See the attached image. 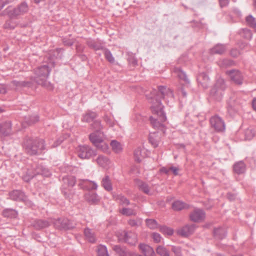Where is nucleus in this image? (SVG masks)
Listing matches in <instances>:
<instances>
[{"mask_svg": "<svg viewBox=\"0 0 256 256\" xmlns=\"http://www.w3.org/2000/svg\"><path fill=\"white\" fill-rule=\"evenodd\" d=\"M158 90L162 96H174L172 91L166 86H159L158 87Z\"/></svg>", "mask_w": 256, "mask_h": 256, "instance_id": "33", "label": "nucleus"}, {"mask_svg": "<svg viewBox=\"0 0 256 256\" xmlns=\"http://www.w3.org/2000/svg\"><path fill=\"white\" fill-rule=\"evenodd\" d=\"M3 215L4 217L15 218L17 216V212L13 209H6L4 210Z\"/></svg>", "mask_w": 256, "mask_h": 256, "instance_id": "40", "label": "nucleus"}, {"mask_svg": "<svg viewBox=\"0 0 256 256\" xmlns=\"http://www.w3.org/2000/svg\"><path fill=\"white\" fill-rule=\"evenodd\" d=\"M177 73L178 76L180 79L184 81L186 83H188L189 80L186 74L180 68L178 69Z\"/></svg>", "mask_w": 256, "mask_h": 256, "instance_id": "43", "label": "nucleus"}, {"mask_svg": "<svg viewBox=\"0 0 256 256\" xmlns=\"http://www.w3.org/2000/svg\"><path fill=\"white\" fill-rule=\"evenodd\" d=\"M39 120V117L38 115L28 116L25 118V122L30 125L34 124Z\"/></svg>", "mask_w": 256, "mask_h": 256, "instance_id": "39", "label": "nucleus"}, {"mask_svg": "<svg viewBox=\"0 0 256 256\" xmlns=\"http://www.w3.org/2000/svg\"><path fill=\"white\" fill-rule=\"evenodd\" d=\"M156 251L157 254L160 256H170L169 251L162 246H158Z\"/></svg>", "mask_w": 256, "mask_h": 256, "instance_id": "41", "label": "nucleus"}, {"mask_svg": "<svg viewBox=\"0 0 256 256\" xmlns=\"http://www.w3.org/2000/svg\"><path fill=\"white\" fill-rule=\"evenodd\" d=\"M190 219L194 222H199L205 218V213L200 209L196 208L190 215Z\"/></svg>", "mask_w": 256, "mask_h": 256, "instance_id": "17", "label": "nucleus"}, {"mask_svg": "<svg viewBox=\"0 0 256 256\" xmlns=\"http://www.w3.org/2000/svg\"><path fill=\"white\" fill-rule=\"evenodd\" d=\"M219 0L220 5L221 8L227 6L229 2H230V0Z\"/></svg>", "mask_w": 256, "mask_h": 256, "instance_id": "62", "label": "nucleus"}, {"mask_svg": "<svg viewBox=\"0 0 256 256\" xmlns=\"http://www.w3.org/2000/svg\"><path fill=\"white\" fill-rule=\"evenodd\" d=\"M160 231L164 234L172 235L173 234V230L166 226H162L160 228Z\"/></svg>", "mask_w": 256, "mask_h": 256, "instance_id": "53", "label": "nucleus"}, {"mask_svg": "<svg viewBox=\"0 0 256 256\" xmlns=\"http://www.w3.org/2000/svg\"><path fill=\"white\" fill-rule=\"evenodd\" d=\"M84 234L86 238L90 242H94L96 241L94 234L92 230L89 228H86Z\"/></svg>", "mask_w": 256, "mask_h": 256, "instance_id": "35", "label": "nucleus"}, {"mask_svg": "<svg viewBox=\"0 0 256 256\" xmlns=\"http://www.w3.org/2000/svg\"><path fill=\"white\" fill-rule=\"evenodd\" d=\"M152 238L157 243L160 242L161 240V236L160 234L158 233H153Z\"/></svg>", "mask_w": 256, "mask_h": 256, "instance_id": "60", "label": "nucleus"}, {"mask_svg": "<svg viewBox=\"0 0 256 256\" xmlns=\"http://www.w3.org/2000/svg\"><path fill=\"white\" fill-rule=\"evenodd\" d=\"M98 256H109L108 254L106 248L102 245H100L98 247Z\"/></svg>", "mask_w": 256, "mask_h": 256, "instance_id": "44", "label": "nucleus"}, {"mask_svg": "<svg viewBox=\"0 0 256 256\" xmlns=\"http://www.w3.org/2000/svg\"><path fill=\"white\" fill-rule=\"evenodd\" d=\"M104 120L110 126H113L114 125V122L110 118H108L107 116L104 117Z\"/></svg>", "mask_w": 256, "mask_h": 256, "instance_id": "64", "label": "nucleus"}, {"mask_svg": "<svg viewBox=\"0 0 256 256\" xmlns=\"http://www.w3.org/2000/svg\"><path fill=\"white\" fill-rule=\"evenodd\" d=\"M50 222L58 229H71L74 228L68 219L50 220Z\"/></svg>", "mask_w": 256, "mask_h": 256, "instance_id": "13", "label": "nucleus"}, {"mask_svg": "<svg viewBox=\"0 0 256 256\" xmlns=\"http://www.w3.org/2000/svg\"><path fill=\"white\" fill-rule=\"evenodd\" d=\"M214 234L216 238L222 239L226 236V230L222 227L216 228L214 230Z\"/></svg>", "mask_w": 256, "mask_h": 256, "instance_id": "31", "label": "nucleus"}, {"mask_svg": "<svg viewBox=\"0 0 256 256\" xmlns=\"http://www.w3.org/2000/svg\"><path fill=\"white\" fill-rule=\"evenodd\" d=\"M14 27L10 20H6L4 25V28L6 29L12 30L14 28Z\"/></svg>", "mask_w": 256, "mask_h": 256, "instance_id": "54", "label": "nucleus"}, {"mask_svg": "<svg viewBox=\"0 0 256 256\" xmlns=\"http://www.w3.org/2000/svg\"><path fill=\"white\" fill-rule=\"evenodd\" d=\"M210 123L211 126L218 132H222L225 129V125L222 119L218 116H212L210 119Z\"/></svg>", "mask_w": 256, "mask_h": 256, "instance_id": "14", "label": "nucleus"}, {"mask_svg": "<svg viewBox=\"0 0 256 256\" xmlns=\"http://www.w3.org/2000/svg\"><path fill=\"white\" fill-rule=\"evenodd\" d=\"M195 226L194 224L186 225L180 228L177 230V234L184 237H187L192 234L194 230Z\"/></svg>", "mask_w": 256, "mask_h": 256, "instance_id": "16", "label": "nucleus"}, {"mask_svg": "<svg viewBox=\"0 0 256 256\" xmlns=\"http://www.w3.org/2000/svg\"><path fill=\"white\" fill-rule=\"evenodd\" d=\"M187 92H186V88L184 86H182L178 88L177 90V94L178 95H182V96H186L187 94Z\"/></svg>", "mask_w": 256, "mask_h": 256, "instance_id": "57", "label": "nucleus"}, {"mask_svg": "<svg viewBox=\"0 0 256 256\" xmlns=\"http://www.w3.org/2000/svg\"><path fill=\"white\" fill-rule=\"evenodd\" d=\"M135 183L139 190L142 191L144 193L150 195H152L153 194V192L150 191L148 186L146 182L139 180H136Z\"/></svg>", "mask_w": 256, "mask_h": 256, "instance_id": "20", "label": "nucleus"}, {"mask_svg": "<svg viewBox=\"0 0 256 256\" xmlns=\"http://www.w3.org/2000/svg\"><path fill=\"white\" fill-rule=\"evenodd\" d=\"M226 74L229 76L232 81L238 85L243 84L244 76L242 73L238 70H227Z\"/></svg>", "mask_w": 256, "mask_h": 256, "instance_id": "10", "label": "nucleus"}, {"mask_svg": "<svg viewBox=\"0 0 256 256\" xmlns=\"http://www.w3.org/2000/svg\"><path fill=\"white\" fill-rule=\"evenodd\" d=\"M134 156L136 160L138 162H140L142 160V158H144V156L142 155V150L140 148L135 150Z\"/></svg>", "mask_w": 256, "mask_h": 256, "instance_id": "47", "label": "nucleus"}, {"mask_svg": "<svg viewBox=\"0 0 256 256\" xmlns=\"http://www.w3.org/2000/svg\"><path fill=\"white\" fill-rule=\"evenodd\" d=\"M246 20L248 24L252 28H256V20L252 15H249L246 18Z\"/></svg>", "mask_w": 256, "mask_h": 256, "instance_id": "45", "label": "nucleus"}, {"mask_svg": "<svg viewBox=\"0 0 256 256\" xmlns=\"http://www.w3.org/2000/svg\"><path fill=\"white\" fill-rule=\"evenodd\" d=\"M241 36L244 38L250 40L252 38V34L250 30L248 28H244L241 32Z\"/></svg>", "mask_w": 256, "mask_h": 256, "instance_id": "42", "label": "nucleus"}, {"mask_svg": "<svg viewBox=\"0 0 256 256\" xmlns=\"http://www.w3.org/2000/svg\"><path fill=\"white\" fill-rule=\"evenodd\" d=\"M135 207H136V205L134 204L133 208H123L120 210V212L126 216H136V212L134 209Z\"/></svg>", "mask_w": 256, "mask_h": 256, "instance_id": "26", "label": "nucleus"}, {"mask_svg": "<svg viewBox=\"0 0 256 256\" xmlns=\"http://www.w3.org/2000/svg\"><path fill=\"white\" fill-rule=\"evenodd\" d=\"M64 51V50L60 48L50 50L46 56V58L48 61L46 63L51 67H54L56 60L62 58Z\"/></svg>", "mask_w": 256, "mask_h": 256, "instance_id": "7", "label": "nucleus"}, {"mask_svg": "<svg viewBox=\"0 0 256 256\" xmlns=\"http://www.w3.org/2000/svg\"><path fill=\"white\" fill-rule=\"evenodd\" d=\"M230 54L234 58H236L240 55V52L237 49L233 48L230 50Z\"/></svg>", "mask_w": 256, "mask_h": 256, "instance_id": "59", "label": "nucleus"}, {"mask_svg": "<svg viewBox=\"0 0 256 256\" xmlns=\"http://www.w3.org/2000/svg\"><path fill=\"white\" fill-rule=\"evenodd\" d=\"M96 116V114L92 112L88 111L82 116V120L83 122H90Z\"/></svg>", "mask_w": 256, "mask_h": 256, "instance_id": "28", "label": "nucleus"}, {"mask_svg": "<svg viewBox=\"0 0 256 256\" xmlns=\"http://www.w3.org/2000/svg\"><path fill=\"white\" fill-rule=\"evenodd\" d=\"M254 130L252 129H248L246 130L245 136L246 140H251L254 136Z\"/></svg>", "mask_w": 256, "mask_h": 256, "instance_id": "52", "label": "nucleus"}, {"mask_svg": "<svg viewBox=\"0 0 256 256\" xmlns=\"http://www.w3.org/2000/svg\"><path fill=\"white\" fill-rule=\"evenodd\" d=\"M50 223V220H38L34 222V226L37 230H40L48 226Z\"/></svg>", "mask_w": 256, "mask_h": 256, "instance_id": "25", "label": "nucleus"}, {"mask_svg": "<svg viewBox=\"0 0 256 256\" xmlns=\"http://www.w3.org/2000/svg\"><path fill=\"white\" fill-rule=\"evenodd\" d=\"M50 174V172L46 168L42 165L34 164L28 166L26 171L22 178L25 182H28L36 175L40 174L44 176H48Z\"/></svg>", "mask_w": 256, "mask_h": 256, "instance_id": "3", "label": "nucleus"}, {"mask_svg": "<svg viewBox=\"0 0 256 256\" xmlns=\"http://www.w3.org/2000/svg\"><path fill=\"white\" fill-rule=\"evenodd\" d=\"M172 250L174 254L176 256H181V249L179 247L172 246Z\"/></svg>", "mask_w": 256, "mask_h": 256, "instance_id": "56", "label": "nucleus"}, {"mask_svg": "<svg viewBox=\"0 0 256 256\" xmlns=\"http://www.w3.org/2000/svg\"><path fill=\"white\" fill-rule=\"evenodd\" d=\"M138 248L140 252L144 255V256H156L153 248L147 244H140L138 246Z\"/></svg>", "mask_w": 256, "mask_h": 256, "instance_id": "19", "label": "nucleus"}, {"mask_svg": "<svg viewBox=\"0 0 256 256\" xmlns=\"http://www.w3.org/2000/svg\"><path fill=\"white\" fill-rule=\"evenodd\" d=\"M197 80L199 85H200L204 89L208 88L210 84V78L205 72H200L197 76Z\"/></svg>", "mask_w": 256, "mask_h": 256, "instance_id": "18", "label": "nucleus"}, {"mask_svg": "<svg viewBox=\"0 0 256 256\" xmlns=\"http://www.w3.org/2000/svg\"><path fill=\"white\" fill-rule=\"evenodd\" d=\"M226 50V46L222 44H218L210 50V53L212 54H223Z\"/></svg>", "mask_w": 256, "mask_h": 256, "instance_id": "24", "label": "nucleus"}, {"mask_svg": "<svg viewBox=\"0 0 256 256\" xmlns=\"http://www.w3.org/2000/svg\"><path fill=\"white\" fill-rule=\"evenodd\" d=\"M119 242H124L130 245H135L138 241L136 234L132 231H124L118 234Z\"/></svg>", "mask_w": 256, "mask_h": 256, "instance_id": "6", "label": "nucleus"}, {"mask_svg": "<svg viewBox=\"0 0 256 256\" xmlns=\"http://www.w3.org/2000/svg\"><path fill=\"white\" fill-rule=\"evenodd\" d=\"M63 181L64 183H67L68 185L70 186H72L75 184L76 178L73 176H70L67 178H63Z\"/></svg>", "mask_w": 256, "mask_h": 256, "instance_id": "46", "label": "nucleus"}, {"mask_svg": "<svg viewBox=\"0 0 256 256\" xmlns=\"http://www.w3.org/2000/svg\"><path fill=\"white\" fill-rule=\"evenodd\" d=\"M103 52L106 59L110 64H114L115 62V60L110 51L105 48Z\"/></svg>", "mask_w": 256, "mask_h": 256, "instance_id": "38", "label": "nucleus"}, {"mask_svg": "<svg viewBox=\"0 0 256 256\" xmlns=\"http://www.w3.org/2000/svg\"><path fill=\"white\" fill-rule=\"evenodd\" d=\"M112 249L120 256H130L129 254L126 250V249L121 248L120 246H114Z\"/></svg>", "mask_w": 256, "mask_h": 256, "instance_id": "37", "label": "nucleus"}, {"mask_svg": "<svg viewBox=\"0 0 256 256\" xmlns=\"http://www.w3.org/2000/svg\"><path fill=\"white\" fill-rule=\"evenodd\" d=\"M234 64L233 60L229 59H224L220 62V66L224 67H228Z\"/></svg>", "mask_w": 256, "mask_h": 256, "instance_id": "50", "label": "nucleus"}, {"mask_svg": "<svg viewBox=\"0 0 256 256\" xmlns=\"http://www.w3.org/2000/svg\"><path fill=\"white\" fill-rule=\"evenodd\" d=\"M12 134V123L10 121L0 123V138L8 136Z\"/></svg>", "mask_w": 256, "mask_h": 256, "instance_id": "15", "label": "nucleus"}, {"mask_svg": "<svg viewBox=\"0 0 256 256\" xmlns=\"http://www.w3.org/2000/svg\"><path fill=\"white\" fill-rule=\"evenodd\" d=\"M86 44L88 46L96 51L98 50H102L105 48L102 44L98 40H90L87 41Z\"/></svg>", "mask_w": 256, "mask_h": 256, "instance_id": "21", "label": "nucleus"}, {"mask_svg": "<svg viewBox=\"0 0 256 256\" xmlns=\"http://www.w3.org/2000/svg\"><path fill=\"white\" fill-rule=\"evenodd\" d=\"M50 66L47 63L38 66L34 69V76L33 78L32 82H36L38 84L46 88L51 90L53 86L47 78L51 70Z\"/></svg>", "mask_w": 256, "mask_h": 256, "instance_id": "2", "label": "nucleus"}, {"mask_svg": "<svg viewBox=\"0 0 256 256\" xmlns=\"http://www.w3.org/2000/svg\"><path fill=\"white\" fill-rule=\"evenodd\" d=\"M147 226L150 229L156 228L158 226L157 222L153 219H147L146 220Z\"/></svg>", "mask_w": 256, "mask_h": 256, "instance_id": "48", "label": "nucleus"}, {"mask_svg": "<svg viewBox=\"0 0 256 256\" xmlns=\"http://www.w3.org/2000/svg\"><path fill=\"white\" fill-rule=\"evenodd\" d=\"M9 198L14 201L24 202L26 204L31 206L32 203L27 198L24 193L20 190H14L10 192L8 194Z\"/></svg>", "mask_w": 256, "mask_h": 256, "instance_id": "9", "label": "nucleus"}, {"mask_svg": "<svg viewBox=\"0 0 256 256\" xmlns=\"http://www.w3.org/2000/svg\"><path fill=\"white\" fill-rule=\"evenodd\" d=\"M86 200L90 204H96L99 201V198L94 191H88L85 194Z\"/></svg>", "mask_w": 256, "mask_h": 256, "instance_id": "22", "label": "nucleus"}, {"mask_svg": "<svg viewBox=\"0 0 256 256\" xmlns=\"http://www.w3.org/2000/svg\"><path fill=\"white\" fill-rule=\"evenodd\" d=\"M78 156L82 158H89L96 154V152L88 146H80L78 150Z\"/></svg>", "mask_w": 256, "mask_h": 256, "instance_id": "12", "label": "nucleus"}, {"mask_svg": "<svg viewBox=\"0 0 256 256\" xmlns=\"http://www.w3.org/2000/svg\"><path fill=\"white\" fill-rule=\"evenodd\" d=\"M122 205L128 206L130 204V201L126 198L122 196H118L116 198Z\"/></svg>", "mask_w": 256, "mask_h": 256, "instance_id": "51", "label": "nucleus"}, {"mask_svg": "<svg viewBox=\"0 0 256 256\" xmlns=\"http://www.w3.org/2000/svg\"><path fill=\"white\" fill-rule=\"evenodd\" d=\"M159 140L160 137L156 132L150 134L149 141L154 147H156L158 146Z\"/></svg>", "mask_w": 256, "mask_h": 256, "instance_id": "34", "label": "nucleus"}, {"mask_svg": "<svg viewBox=\"0 0 256 256\" xmlns=\"http://www.w3.org/2000/svg\"><path fill=\"white\" fill-rule=\"evenodd\" d=\"M98 164L102 167L106 168L110 164L109 159L104 156H100L96 159Z\"/></svg>", "mask_w": 256, "mask_h": 256, "instance_id": "29", "label": "nucleus"}, {"mask_svg": "<svg viewBox=\"0 0 256 256\" xmlns=\"http://www.w3.org/2000/svg\"><path fill=\"white\" fill-rule=\"evenodd\" d=\"M44 142L43 140H28L26 142V150L30 155H34L40 153L44 149Z\"/></svg>", "mask_w": 256, "mask_h": 256, "instance_id": "4", "label": "nucleus"}, {"mask_svg": "<svg viewBox=\"0 0 256 256\" xmlns=\"http://www.w3.org/2000/svg\"><path fill=\"white\" fill-rule=\"evenodd\" d=\"M110 146L112 150L116 154L120 153L122 150V144L116 140H112L110 142Z\"/></svg>", "mask_w": 256, "mask_h": 256, "instance_id": "27", "label": "nucleus"}, {"mask_svg": "<svg viewBox=\"0 0 256 256\" xmlns=\"http://www.w3.org/2000/svg\"><path fill=\"white\" fill-rule=\"evenodd\" d=\"M28 10V6L26 2H22L16 8L9 10L8 14L10 18H17L19 16L24 14Z\"/></svg>", "mask_w": 256, "mask_h": 256, "instance_id": "8", "label": "nucleus"}, {"mask_svg": "<svg viewBox=\"0 0 256 256\" xmlns=\"http://www.w3.org/2000/svg\"><path fill=\"white\" fill-rule=\"evenodd\" d=\"M62 42L64 46H72L74 44V40H70L64 38L62 39Z\"/></svg>", "mask_w": 256, "mask_h": 256, "instance_id": "58", "label": "nucleus"}, {"mask_svg": "<svg viewBox=\"0 0 256 256\" xmlns=\"http://www.w3.org/2000/svg\"><path fill=\"white\" fill-rule=\"evenodd\" d=\"M162 97H150L152 116L150 117V120L152 127L154 128L164 130V125L162 124L166 121V118L162 111L161 106Z\"/></svg>", "mask_w": 256, "mask_h": 256, "instance_id": "1", "label": "nucleus"}, {"mask_svg": "<svg viewBox=\"0 0 256 256\" xmlns=\"http://www.w3.org/2000/svg\"><path fill=\"white\" fill-rule=\"evenodd\" d=\"M90 128L94 131H101L102 127L100 121L96 120L90 125Z\"/></svg>", "mask_w": 256, "mask_h": 256, "instance_id": "49", "label": "nucleus"}, {"mask_svg": "<svg viewBox=\"0 0 256 256\" xmlns=\"http://www.w3.org/2000/svg\"><path fill=\"white\" fill-rule=\"evenodd\" d=\"M12 0H0V10L8 3L12 2Z\"/></svg>", "mask_w": 256, "mask_h": 256, "instance_id": "63", "label": "nucleus"}, {"mask_svg": "<svg viewBox=\"0 0 256 256\" xmlns=\"http://www.w3.org/2000/svg\"><path fill=\"white\" fill-rule=\"evenodd\" d=\"M188 208L186 204L180 200L176 201L172 204V208L175 210H180Z\"/></svg>", "mask_w": 256, "mask_h": 256, "instance_id": "36", "label": "nucleus"}, {"mask_svg": "<svg viewBox=\"0 0 256 256\" xmlns=\"http://www.w3.org/2000/svg\"><path fill=\"white\" fill-rule=\"evenodd\" d=\"M226 88V86L224 80L222 78H219L210 90V94L212 96L222 95V92Z\"/></svg>", "mask_w": 256, "mask_h": 256, "instance_id": "11", "label": "nucleus"}, {"mask_svg": "<svg viewBox=\"0 0 256 256\" xmlns=\"http://www.w3.org/2000/svg\"><path fill=\"white\" fill-rule=\"evenodd\" d=\"M33 82L32 80L30 81H17L12 80L11 82V84L13 86H15L16 90H18L22 88L30 87Z\"/></svg>", "mask_w": 256, "mask_h": 256, "instance_id": "23", "label": "nucleus"}, {"mask_svg": "<svg viewBox=\"0 0 256 256\" xmlns=\"http://www.w3.org/2000/svg\"><path fill=\"white\" fill-rule=\"evenodd\" d=\"M102 184L106 190L108 191H110L112 190L111 181L108 176H105L102 179Z\"/></svg>", "mask_w": 256, "mask_h": 256, "instance_id": "32", "label": "nucleus"}, {"mask_svg": "<svg viewBox=\"0 0 256 256\" xmlns=\"http://www.w3.org/2000/svg\"><path fill=\"white\" fill-rule=\"evenodd\" d=\"M245 170L246 165L242 161L236 163L234 166V170L238 174L244 173Z\"/></svg>", "mask_w": 256, "mask_h": 256, "instance_id": "30", "label": "nucleus"}, {"mask_svg": "<svg viewBox=\"0 0 256 256\" xmlns=\"http://www.w3.org/2000/svg\"><path fill=\"white\" fill-rule=\"evenodd\" d=\"M104 135L101 131H94L89 136L90 142L97 148L102 152L108 150V145L104 142Z\"/></svg>", "mask_w": 256, "mask_h": 256, "instance_id": "5", "label": "nucleus"}, {"mask_svg": "<svg viewBox=\"0 0 256 256\" xmlns=\"http://www.w3.org/2000/svg\"><path fill=\"white\" fill-rule=\"evenodd\" d=\"M128 60L129 64H132L134 66L138 64L137 60L132 56H130L128 58Z\"/></svg>", "mask_w": 256, "mask_h": 256, "instance_id": "55", "label": "nucleus"}, {"mask_svg": "<svg viewBox=\"0 0 256 256\" xmlns=\"http://www.w3.org/2000/svg\"><path fill=\"white\" fill-rule=\"evenodd\" d=\"M6 92V86L5 84H0V94H4Z\"/></svg>", "mask_w": 256, "mask_h": 256, "instance_id": "61", "label": "nucleus"}]
</instances>
